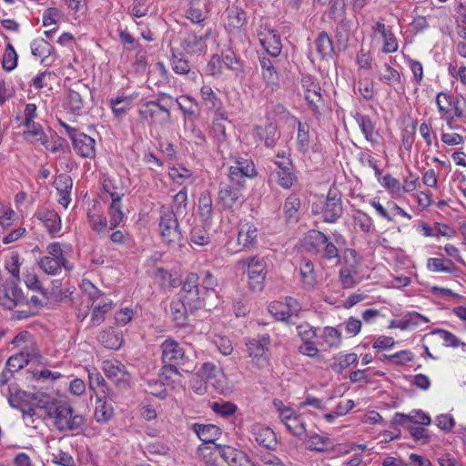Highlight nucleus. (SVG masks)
Returning a JSON list of instances; mask_svg holds the SVG:
<instances>
[{"label": "nucleus", "instance_id": "a878e982", "mask_svg": "<svg viewBox=\"0 0 466 466\" xmlns=\"http://www.w3.org/2000/svg\"><path fill=\"white\" fill-rule=\"evenodd\" d=\"M24 138L32 144H40L48 149H52L49 147L47 137L38 123H30L25 125V130L23 132Z\"/></svg>", "mask_w": 466, "mask_h": 466}, {"label": "nucleus", "instance_id": "6ab92c4d", "mask_svg": "<svg viewBox=\"0 0 466 466\" xmlns=\"http://www.w3.org/2000/svg\"><path fill=\"white\" fill-rule=\"evenodd\" d=\"M243 184L232 183L222 184L218 191V200L226 208H232L241 198Z\"/></svg>", "mask_w": 466, "mask_h": 466}, {"label": "nucleus", "instance_id": "9b49d317", "mask_svg": "<svg viewBox=\"0 0 466 466\" xmlns=\"http://www.w3.org/2000/svg\"><path fill=\"white\" fill-rule=\"evenodd\" d=\"M161 350L162 361L166 364V372H176V366H177L184 358V350L172 339H166L161 344Z\"/></svg>", "mask_w": 466, "mask_h": 466}, {"label": "nucleus", "instance_id": "13d9d810", "mask_svg": "<svg viewBox=\"0 0 466 466\" xmlns=\"http://www.w3.org/2000/svg\"><path fill=\"white\" fill-rule=\"evenodd\" d=\"M427 267L432 272L451 273L454 270V265L451 260L445 262L443 259L436 258H429Z\"/></svg>", "mask_w": 466, "mask_h": 466}, {"label": "nucleus", "instance_id": "338daca9", "mask_svg": "<svg viewBox=\"0 0 466 466\" xmlns=\"http://www.w3.org/2000/svg\"><path fill=\"white\" fill-rule=\"evenodd\" d=\"M132 98L129 96H118L111 100L112 110L117 116H122L131 106Z\"/></svg>", "mask_w": 466, "mask_h": 466}, {"label": "nucleus", "instance_id": "bf43d9fd", "mask_svg": "<svg viewBox=\"0 0 466 466\" xmlns=\"http://www.w3.org/2000/svg\"><path fill=\"white\" fill-rule=\"evenodd\" d=\"M87 218L90 228L96 233H104L106 229V218L98 213H87Z\"/></svg>", "mask_w": 466, "mask_h": 466}, {"label": "nucleus", "instance_id": "a211bd4d", "mask_svg": "<svg viewBox=\"0 0 466 466\" xmlns=\"http://www.w3.org/2000/svg\"><path fill=\"white\" fill-rule=\"evenodd\" d=\"M24 301L22 290L14 282L5 285L0 290V304L7 309H13L16 306L22 305Z\"/></svg>", "mask_w": 466, "mask_h": 466}, {"label": "nucleus", "instance_id": "e2e57ef3", "mask_svg": "<svg viewBox=\"0 0 466 466\" xmlns=\"http://www.w3.org/2000/svg\"><path fill=\"white\" fill-rule=\"evenodd\" d=\"M173 320L177 326H185L187 315L184 302H172L170 305Z\"/></svg>", "mask_w": 466, "mask_h": 466}, {"label": "nucleus", "instance_id": "4468645a", "mask_svg": "<svg viewBox=\"0 0 466 466\" xmlns=\"http://www.w3.org/2000/svg\"><path fill=\"white\" fill-rule=\"evenodd\" d=\"M372 32L375 38L378 36L383 42L381 52L392 54L398 51L399 44L392 31L381 21H377L372 25Z\"/></svg>", "mask_w": 466, "mask_h": 466}, {"label": "nucleus", "instance_id": "2f4dec72", "mask_svg": "<svg viewBox=\"0 0 466 466\" xmlns=\"http://www.w3.org/2000/svg\"><path fill=\"white\" fill-rule=\"evenodd\" d=\"M103 189L108 193L112 200H121L125 195V187L118 177H104Z\"/></svg>", "mask_w": 466, "mask_h": 466}, {"label": "nucleus", "instance_id": "4be33fe9", "mask_svg": "<svg viewBox=\"0 0 466 466\" xmlns=\"http://www.w3.org/2000/svg\"><path fill=\"white\" fill-rule=\"evenodd\" d=\"M75 151L83 157L93 158L96 156L95 139L91 137L78 133L72 139Z\"/></svg>", "mask_w": 466, "mask_h": 466}, {"label": "nucleus", "instance_id": "f03ea898", "mask_svg": "<svg viewBox=\"0 0 466 466\" xmlns=\"http://www.w3.org/2000/svg\"><path fill=\"white\" fill-rule=\"evenodd\" d=\"M238 270H247L248 285L251 289L260 291L265 285L267 266L263 258L258 256L248 257L236 263Z\"/></svg>", "mask_w": 466, "mask_h": 466}, {"label": "nucleus", "instance_id": "aec40b11", "mask_svg": "<svg viewBox=\"0 0 466 466\" xmlns=\"http://www.w3.org/2000/svg\"><path fill=\"white\" fill-rule=\"evenodd\" d=\"M217 451L229 466H255L244 452L231 446H217Z\"/></svg>", "mask_w": 466, "mask_h": 466}, {"label": "nucleus", "instance_id": "393cba45", "mask_svg": "<svg viewBox=\"0 0 466 466\" xmlns=\"http://www.w3.org/2000/svg\"><path fill=\"white\" fill-rule=\"evenodd\" d=\"M252 435L255 441L265 449L273 450L277 445L276 435L268 427L255 425L252 428Z\"/></svg>", "mask_w": 466, "mask_h": 466}, {"label": "nucleus", "instance_id": "a18cd8bd", "mask_svg": "<svg viewBox=\"0 0 466 466\" xmlns=\"http://www.w3.org/2000/svg\"><path fill=\"white\" fill-rule=\"evenodd\" d=\"M378 77L380 81L390 86H396L401 84L400 74L388 64H385L383 68L379 71Z\"/></svg>", "mask_w": 466, "mask_h": 466}, {"label": "nucleus", "instance_id": "f3484780", "mask_svg": "<svg viewBox=\"0 0 466 466\" xmlns=\"http://www.w3.org/2000/svg\"><path fill=\"white\" fill-rule=\"evenodd\" d=\"M199 373L206 380L207 384L219 391H222L226 386V376L219 367L213 363H205Z\"/></svg>", "mask_w": 466, "mask_h": 466}, {"label": "nucleus", "instance_id": "6e6d98bb", "mask_svg": "<svg viewBox=\"0 0 466 466\" xmlns=\"http://www.w3.org/2000/svg\"><path fill=\"white\" fill-rule=\"evenodd\" d=\"M109 228H116L123 220L124 213L121 208V200H112L109 207Z\"/></svg>", "mask_w": 466, "mask_h": 466}, {"label": "nucleus", "instance_id": "72a5a7b5", "mask_svg": "<svg viewBox=\"0 0 466 466\" xmlns=\"http://www.w3.org/2000/svg\"><path fill=\"white\" fill-rule=\"evenodd\" d=\"M300 279L305 289H314L317 286V276L314 265L310 260H303L299 268Z\"/></svg>", "mask_w": 466, "mask_h": 466}, {"label": "nucleus", "instance_id": "cd10ccee", "mask_svg": "<svg viewBox=\"0 0 466 466\" xmlns=\"http://www.w3.org/2000/svg\"><path fill=\"white\" fill-rule=\"evenodd\" d=\"M198 214L205 226H210L213 218V201L211 195L208 191H204L200 194L198 198Z\"/></svg>", "mask_w": 466, "mask_h": 466}, {"label": "nucleus", "instance_id": "58836bf2", "mask_svg": "<svg viewBox=\"0 0 466 466\" xmlns=\"http://www.w3.org/2000/svg\"><path fill=\"white\" fill-rule=\"evenodd\" d=\"M168 175L174 182L183 185L184 187H187L188 185H192L196 180L191 170L180 165L170 167Z\"/></svg>", "mask_w": 466, "mask_h": 466}, {"label": "nucleus", "instance_id": "680f3d73", "mask_svg": "<svg viewBox=\"0 0 466 466\" xmlns=\"http://www.w3.org/2000/svg\"><path fill=\"white\" fill-rule=\"evenodd\" d=\"M323 339L330 348H338L341 344V333L333 327L324 328Z\"/></svg>", "mask_w": 466, "mask_h": 466}, {"label": "nucleus", "instance_id": "49530a36", "mask_svg": "<svg viewBox=\"0 0 466 466\" xmlns=\"http://www.w3.org/2000/svg\"><path fill=\"white\" fill-rule=\"evenodd\" d=\"M300 208V200L296 196H289L284 204V213L288 223L298 221V213Z\"/></svg>", "mask_w": 466, "mask_h": 466}, {"label": "nucleus", "instance_id": "5fc2aeb1", "mask_svg": "<svg viewBox=\"0 0 466 466\" xmlns=\"http://www.w3.org/2000/svg\"><path fill=\"white\" fill-rule=\"evenodd\" d=\"M357 360V355L355 353L339 354L334 358V362L331 364V369L340 373L352 363Z\"/></svg>", "mask_w": 466, "mask_h": 466}, {"label": "nucleus", "instance_id": "c03bdc74", "mask_svg": "<svg viewBox=\"0 0 466 466\" xmlns=\"http://www.w3.org/2000/svg\"><path fill=\"white\" fill-rule=\"evenodd\" d=\"M226 124H229V120L226 112L215 115L212 130L219 142H225L227 140Z\"/></svg>", "mask_w": 466, "mask_h": 466}, {"label": "nucleus", "instance_id": "0eeeda50", "mask_svg": "<svg viewBox=\"0 0 466 466\" xmlns=\"http://www.w3.org/2000/svg\"><path fill=\"white\" fill-rule=\"evenodd\" d=\"M312 245L316 251L321 254L322 258L331 260H339V250L337 244L344 243V238L340 234H334V242L330 241L328 237L320 231H312L309 234Z\"/></svg>", "mask_w": 466, "mask_h": 466}, {"label": "nucleus", "instance_id": "c756f323", "mask_svg": "<svg viewBox=\"0 0 466 466\" xmlns=\"http://www.w3.org/2000/svg\"><path fill=\"white\" fill-rule=\"evenodd\" d=\"M258 238V228L255 225L246 222L240 224L238 243L243 248L253 246Z\"/></svg>", "mask_w": 466, "mask_h": 466}, {"label": "nucleus", "instance_id": "f8f14e48", "mask_svg": "<svg viewBox=\"0 0 466 466\" xmlns=\"http://www.w3.org/2000/svg\"><path fill=\"white\" fill-rule=\"evenodd\" d=\"M301 306L297 299L286 298L285 301H274L268 306L269 313L279 321H287L293 316H298Z\"/></svg>", "mask_w": 466, "mask_h": 466}, {"label": "nucleus", "instance_id": "3c124183", "mask_svg": "<svg viewBox=\"0 0 466 466\" xmlns=\"http://www.w3.org/2000/svg\"><path fill=\"white\" fill-rule=\"evenodd\" d=\"M47 453L51 456V461L60 466H76L73 457L63 451L56 452L49 442H47Z\"/></svg>", "mask_w": 466, "mask_h": 466}, {"label": "nucleus", "instance_id": "37998d69", "mask_svg": "<svg viewBox=\"0 0 466 466\" xmlns=\"http://www.w3.org/2000/svg\"><path fill=\"white\" fill-rule=\"evenodd\" d=\"M260 65L262 78L266 85L271 87L277 86L279 75L275 70L272 62L268 58L263 57L260 60Z\"/></svg>", "mask_w": 466, "mask_h": 466}, {"label": "nucleus", "instance_id": "bb28decb", "mask_svg": "<svg viewBox=\"0 0 466 466\" xmlns=\"http://www.w3.org/2000/svg\"><path fill=\"white\" fill-rule=\"evenodd\" d=\"M0 390L2 395L7 399L8 403L12 408L19 409L22 412H25V402L26 397L25 391L19 390L15 384L3 387Z\"/></svg>", "mask_w": 466, "mask_h": 466}, {"label": "nucleus", "instance_id": "c85d7f7f", "mask_svg": "<svg viewBox=\"0 0 466 466\" xmlns=\"http://www.w3.org/2000/svg\"><path fill=\"white\" fill-rule=\"evenodd\" d=\"M90 95L86 86H81L77 91L71 90L68 93L66 107L73 114H77L84 106V98Z\"/></svg>", "mask_w": 466, "mask_h": 466}, {"label": "nucleus", "instance_id": "4c0bfd02", "mask_svg": "<svg viewBox=\"0 0 466 466\" xmlns=\"http://www.w3.org/2000/svg\"><path fill=\"white\" fill-rule=\"evenodd\" d=\"M278 168L276 170L278 182L284 188L292 187L296 180V177L291 171V164L289 160L283 162H276Z\"/></svg>", "mask_w": 466, "mask_h": 466}, {"label": "nucleus", "instance_id": "dca6fc26", "mask_svg": "<svg viewBox=\"0 0 466 466\" xmlns=\"http://www.w3.org/2000/svg\"><path fill=\"white\" fill-rule=\"evenodd\" d=\"M256 176V169L252 160L241 158L236 162L234 166L229 167V180L232 183L243 184L245 178Z\"/></svg>", "mask_w": 466, "mask_h": 466}, {"label": "nucleus", "instance_id": "864d4df0", "mask_svg": "<svg viewBox=\"0 0 466 466\" xmlns=\"http://www.w3.org/2000/svg\"><path fill=\"white\" fill-rule=\"evenodd\" d=\"M352 218L354 225L359 227L360 231L364 233H369L373 228L372 218L368 214L360 209H357L353 212Z\"/></svg>", "mask_w": 466, "mask_h": 466}, {"label": "nucleus", "instance_id": "0e129e2a", "mask_svg": "<svg viewBox=\"0 0 466 466\" xmlns=\"http://www.w3.org/2000/svg\"><path fill=\"white\" fill-rule=\"evenodd\" d=\"M180 99L181 100H179V98H176V103L178 105L183 114L187 117L195 116V106L198 105L195 98L189 96H183Z\"/></svg>", "mask_w": 466, "mask_h": 466}, {"label": "nucleus", "instance_id": "2eb2a0df", "mask_svg": "<svg viewBox=\"0 0 466 466\" xmlns=\"http://www.w3.org/2000/svg\"><path fill=\"white\" fill-rule=\"evenodd\" d=\"M258 37L260 45L268 54L276 57L281 52V41L276 32L267 26L260 25L258 31Z\"/></svg>", "mask_w": 466, "mask_h": 466}, {"label": "nucleus", "instance_id": "c9c22d12", "mask_svg": "<svg viewBox=\"0 0 466 466\" xmlns=\"http://www.w3.org/2000/svg\"><path fill=\"white\" fill-rule=\"evenodd\" d=\"M251 135L256 139L263 140L268 147H273L279 137L277 128L273 125H268L265 128L256 127Z\"/></svg>", "mask_w": 466, "mask_h": 466}, {"label": "nucleus", "instance_id": "7c9ffc66", "mask_svg": "<svg viewBox=\"0 0 466 466\" xmlns=\"http://www.w3.org/2000/svg\"><path fill=\"white\" fill-rule=\"evenodd\" d=\"M200 94L204 105L209 110L214 111L215 115L226 112L222 101L218 97L209 86H203L200 89Z\"/></svg>", "mask_w": 466, "mask_h": 466}, {"label": "nucleus", "instance_id": "b1692460", "mask_svg": "<svg viewBox=\"0 0 466 466\" xmlns=\"http://www.w3.org/2000/svg\"><path fill=\"white\" fill-rule=\"evenodd\" d=\"M52 237H56L61 230L60 216L54 210L40 209L35 214Z\"/></svg>", "mask_w": 466, "mask_h": 466}, {"label": "nucleus", "instance_id": "052dcab7", "mask_svg": "<svg viewBox=\"0 0 466 466\" xmlns=\"http://www.w3.org/2000/svg\"><path fill=\"white\" fill-rule=\"evenodd\" d=\"M100 341L108 349L117 350L122 344V338L113 330L104 331Z\"/></svg>", "mask_w": 466, "mask_h": 466}, {"label": "nucleus", "instance_id": "8fccbe9b", "mask_svg": "<svg viewBox=\"0 0 466 466\" xmlns=\"http://www.w3.org/2000/svg\"><path fill=\"white\" fill-rule=\"evenodd\" d=\"M355 119L365 138L371 143L377 142L376 134L374 132V125L370 118L366 116L357 115Z\"/></svg>", "mask_w": 466, "mask_h": 466}, {"label": "nucleus", "instance_id": "4d7b16f0", "mask_svg": "<svg viewBox=\"0 0 466 466\" xmlns=\"http://www.w3.org/2000/svg\"><path fill=\"white\" fill-rule=\"evenodd\" d=\"M114 414L113 407L110 403L101 401L99 400L98 404L95 410V418L97 422H107L111 420Z\"/></svg>", "mask_w": 466, "mask_h": 466}, {"label": "nucleus", "instance_id": "f704fd0d", "mask_svg": "<svg viewBox=\"0 0 466 466\" xmlns=\"http://www.w3.org/2000/svg\"><path fill=\"white\" fill-rule=\"evenodd\" d=\"M194 431L198 437L206 443H214L220 436V429L213 424H194Z\"/></svg>", "mask_w": 466, "mask_h": 466}, {"label": "nucleus", "instance_id": "9d476101", "mask_svg": "<svg viewBox=\"0 0 466 466\" xmlns=\"http://www.w3.org/2000/svg\"><path fill=\"white\" fill-rule=\"evenodd\" d=\"M17 353L31 361H39L41 355L33 336L27 331L18 333L12 340Z\"/></svg>", "mask_w": 466, "mask_h": 466}, {"label": "nucleus", "instance_id": "774afa93", "mask_svg": "<svg viewBox=\"0 0 466 466\" xmlns=\"http://www.w3.org/2000/svg\"><path fill=\"white\" fill-rule=\"evenodd\" d=\"M3 67L6 71H12L17 66V55L15 48L8 44L3 56Z\"/></svg>", "mask_w": 466, "mask_h": 466}, {"label": "nucleus", "instance_id": "79ce46f5", "mask_svg": "<svg viewBox=\"0 0 466 466\" xmlns=\"http://www.w3.org/2000/svg\"><path fill=\"white\" fill-rule=\"evenodd\" d=\"M221 58L223 65L228 69L231 70L236 76L243 73L242 62L231 48L224 51L222 53Z\"/></svg>", "mask_w": 466, "mask_h": 466}, {"label": "nucleus", "instance_id": "09e8293b", "mask_svg": "<svg viewBox=\"0 0 466 466\" xmlns=\"http://www.w3.org/2000/svg\"><path fill=\"white\" fill-rule=\"evenodd\" d=\"M247 21L246 14L243 10L235 7L228 12L227 27L229 30L240 29Z\"/></svg>", "mask_w": 466, "mask_h": 466}, {"label": "nucleus", "instance_id": "69168bd1", "mask_svg": "<svg viewBox=\"0 0 466 466\" xmlns=\"http://www.w3.org/2000/svg\"><path fill=\"white\" fill-rule=\"evenodd\" d=\"M287 429L297 437H303L306 434V425L300 416H294L289 422L285 423Z\"/></svg>", "mask_w": 466, "mask_h": 466}, {"label": "nucleus", "instance_id": "a19ab883", "mask_svg": "<svg viewBox=\"0 0 466 466\" xmlns=\"http://www.w3.org/2000/svg\"><path fill=\"white\" fill-rule=\"evenodd\" d=\"M112 309V300L107 298H103L102 301L96 305L92 310L90 321L93 326L100 325L104 319L105 315Z\"/></svg>", "mask_w": 466, "mask_h": 466}, {"label": "nucleus", "instance_id": "ea45409f", "mask_svg": "<svg viewBox=\"0 0 466 466\" xmlns=\"http://www.w3.org/2000/svg\"><path fill=\"white\" fill-rule=\"evenodd\" d=\"M315 48L320 59H326L332 56L334 52L333 44L326 32L319 34L315 40Z\"/></svg>", "mask_w": 466, "mask_h": 466}, {"label": "nucleus", "instance_id": "7ed1b4c3", "mask_svg": "<svg viewBox=\"0 0 466 466\" xmlns=\"http://www.w3.org/2000/svg\"><path fill=\"white\" fill-rule=\"evenodd\" d=\"M312 211L315 214H321L324 221L328 223L336 222L343 212L340 194L330 189L326 198H320L313 203Z\"/></svg>", "mask_w": 466, "mask_h": 466}, {"label": "nucleus", "instance_id": "20e7f679", "mask_svg": "<svg viewBox=\"0 0 466 466\" xmlns=\"http://www.w3.org/2000/svg\"><path fill=\"white\" fill-rule=\"evenodd\" d=\"M47 255L42 257L38 260L39 267L49 275H57L60 273L61 268H64L67 271L73 269L70 264L63 254L61 245L57 242L49 244L46 247Z\"/></svg>", "mask_w": 466, "mask_h": 466}, {"label": "nucleus", "instance_id": "412c9836", "mask_svg": "<svg viewBox=\"0 0 466 466\" xmlns=\"http://www.w3.org/2000/svg\"><path fill=\"white\" fill-rule=\"evenodd\" d=\"M198 282L199 278L198 274L190 272L187 275L182 287V290L185 293V302L189 305L192 304L194 307H198L200 304Z\"/></svg>", "mask_w": 466, "mask_h": 466}, {"label": "nucleus", "instance_id": "423d86ee", "mask_svg": "<svg viewBox=\"0 0 466 466\" xmlns=\"http://www.w3.org/2000/svg\"><path fill=\"white\" fill-rule=\"evenodd\" d=\"M158 227L161 238L167 244H177L181 240L182 235L177 216L170 208L161 209Z\"/></svg>", "mask_w": 466, "mask_h": 466}, {"label": "nucleus", "instance_id": "de8ad7c7", "mask_svg": "<svg viewBox=\"0 0 466 466\" xmlns=\"http://www.w3.org/2000/svg\"><path fill=\"white\" fill-rule=\"evenodd\" d=\"M62 12L55 7H50L45 10L43 14V25L46 27L54 26L52 29L47 30L45 34L48 36L51 33L56 30V25L62 18Z\"/></svg>", "mask_w": 466, "mask_h": 466}, {"label": "nucleus", "instance_id": "1a4fd4ad", "mask_svg": "<svg viewBox=\"0 0 466 466\" xmlns=\"http://www.w3.org/2000/svg\"><path fill=\"white\" fill-rule=\"evenodd\" d=\"M139 116L150 125H165L169 122L171 114L168 107L158 100L149 101L141 106Z\"/></svg>", "mask_w": 466, "mask_h": 466}, {"label": "nucleus", "instance_id": "5701e85b", "mask_svg": "<svg viewBox=\"0 0 466 466\" xmlns=\"http://www.w3.org/2000/svg\"><path fill=\"white\" fill-rule=\"evenodd\" d=\"M54 185L60 197L58 203L66 208L71 202L70 195L73 187L71 177L66 174H60L56 177Z\"/></svg>", "mask_w": 466, "mask_h": 466}, {"label": "nucleus", "instance_id": "39448f33", "mask_svg": "<svg viewBox=\"0 0 466 466\" xmlns=\"http://www.w3.org/2000/svg\"><path fill=\"white\" fill-rule=\"evenodd\" d=\"M270 339L268 336L249 339L247 343V351L250 364L258 370H264L269 366L268 349Z\"/></svg>", "mask_w": 466, "mask_h": 466}, {"label": "nucleus", "instance_id": "e433bc0d", "mask_svg": "<svg viewBox=\"0 0 466 466\" xmlns=\"http://www.w3.org/2000/svg\"><path fill=\"white\" fill-rule=\"evenodd\" d=\"M301 83L305 98L309 104L316 105L321 100L320 87L310 76H303Z\"/></svg>", "mask_w": 466, "mask_h": 466}, {"label": "nucleus", "instance_id": "f257e3e1", "mask_svg": "<svg viewBox=\"0 0 466 466\" xmlns=\"http://www.w3.org/2000/svg\"><path fill=\"white\" fill-rule=\"evenodd\" d=\"M38 406L59 431L79 430L85 423L84 417L75 413L73 408L64 400L46 398L39 400Z\"/></svg>", "mask_w": 466, "mask_h": 466}, {"label": "nucleus", "instance_id": "6e6552de", "mask_svg": "<svg viewBox=\"0 0 466 466\" xmlns=\"http://www.w3.org/2000/svg\"><path fill=\"white\" fill-rule=\"evenodd\" d=\"M296 144L297 149L309 157L311 154L320 153L322 150V147L317 134L310 133L309 126L305 122L302 123L298 121Z\"/></svg>", "mask_w": 466, "mask_h": 466}, {"label": "nucleus", "instance_id": "473e14b6", "mask_svg": "<svg viewBox=\"0 0 466 466\" xmlns=\"http://www.w3.org/2000/svg\"><path fill=\"white\" fill-rule=\"evenodd\" d=\"M210 31L206 32L205 36H198L195 34H187L182 41V47L189 54L203 52L206 47V37Z\"/></svg>", "mask_w": 466, "mask_h": 466}, {"label": "nucleus", "instance_id": "ddd939ff", "mask_svg": "<svg viewBox=\"0 0 466 466\" xmlns=\"http://www.w3.org/2000/svg\"><path fill=\"white\" fill-rule=\"evenodd\" d=\"M102 370L108 380L118 387H125L130 380V374L126 366L117 360H106L102 363Z\"/></svg>", "mask_w": 466, "mask_h": 466}, {"label": "nucleus", "instance_id": "603ef678", "mask_svg": "<svg viewBox=\"0 0 466 466\" xmlns=\"http://www.w3.org/2000/svg\"><path fill=\"white\" fill-rule=\"evenodd\" d=\"M304 441L306 448L309 451H324L328 444V439L317 433L305 434Z\"/></svg>", "mask_w": 466, "mask_h": 466}]
</instances>
